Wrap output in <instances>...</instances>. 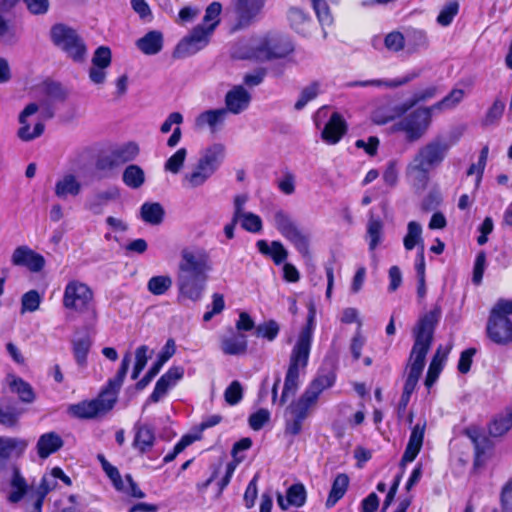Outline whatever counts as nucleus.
Returning <instances> with one entry per match:
<instances>
[{
    "mask_svg": "<svg viewBox=\"0 0 512 512\" xmlns=\"http://www.w3.org/2000/svg\"><path fill=\"white\" fill-rule=\"evenodd\" d=\"M62 305L69 311L89 314L93 319L97 318L93 290L80 280L72 279L67 282L63 292Z\"/></svg>",
    "mask_w": 512,
    "mask_h": 512,
    "instance_id": "0eeeda50",
    "label": "nucleus"
},
{
    "mask_svg": "<svg viewBox=\"0 0 512 512\" xmlns=\"http://www.w3.org/2000/svg\"><path fill=\"white\" fill-rule=\"evenodd\" d=\"M64 445L61 436L56 432H47L42 434L36 444L37 454L41 459L48 458L56 453Z\"/></svg>",
    "mask_w": 512,
    "mask_h": 512,
    "instance_id": "c756f323",
    "label": "nucleus"
},
{
    "mask_svg": "<svg viewBox=\"0 0 512 512\" xmlns=\"http://www.w3.org/2000/svg\"><path fill=\"white\" fill-rule=\"evenodd\" d=\"M130 362L131 356L126 354L116 376L108 381L99 396L90 401L70 405L68 413L79 419H91L110 411L117 401V395L128 372Z\"/></svg>",
    "mask_w": 512,
    "mask_h": 512,
    "instance_id": "20e7f679",
    "label": "nucleus"
},
{
    "mask_svg": "<svg viewBox=\"0 0 512 512\" xmlns=\"http://www.w3.org/2000/svg\"><path fill=\"white\" fill-rule=\"evenodd\" d=\"M511 426V421L507 417H499L490 424L489 433L493 437L502 436Z\"/></svg>",
    "mask_w": 512,
    "mask_h": 512,
    "instance_id": "69168bd1",
    "label": "nucleus"
},
{
    "mask_svg": "<svg viewBox=\"0 0 512 512\" xmlns=\"http://www.w3.org/2000/svg\"><path fill=\"white\" fill-rule=\"evenodd\" d=\"M432 113L430 106L420 107L395 123L394 129L403 132L407 141H418L428 131L432 122Z\"/></svg>",
    "mask_w": 512,
    "mask_h": 512,
    "instance_id": "9d476101",
    "label": "nucleus"
},
{
    "mask_svg": "<svg viewBox=\"0 0 512 512\" xmlns=\"http://www.w3.org/2000/svg\"><path fill=\"white\" fill-rule=\"evenodd\" d=\"M251 95L241 85L234 86L225 96V108L227 113L240 114L245 111L250 104Z\"/></svg>",
    "mask_w": 512,
    "mask_h": 512,
    "instance_id": "6ab92c4d",
    "label": "nucleus"
},
{
    "mask_svg": "<svg viewBox=\"0 0 512 512\" xmlns=\"http://www.w3.org/2000/svg\"><path fill=\"white\" fill-rule=\"evenodd\" d=\"M459 10V4L457 1H450L444 5L441 9L437 22L441 26H448L453 21L454 17L457 15Z\"/></svg>",
    "mask_w": 512,
    "mask_h": 512,
    "instance_id": "5fc2aeb1",
    "label": "nucleus"
},
{
    "mask_svg": "<svg viewBox=\"0 0 512 512\" xmlns=\"http://www.w3.org/2000/svg\"><path fill=\"white\" fill-rule=\"evenodd\" d=\"M225 401L229 405L238 404L243 398V387L237 380L231 382V384L225 389L224 392Z\"/></svg>",
    "mask_w": 512,
    "mask_h": 512,
    "instance_id": "13d9d810",
    "label": "nucleus"
},
{
    "mask_svg": "<svg viewBox=\"0 0 512 512\" xmlns=\"http://www.w3.org/2000/svg\"><path fill=\"white\" fill-rule=\"evenodd\" d=\"M465 434L472 441L475 449L474 465L480 466L485 461V454L492 448V442L488 437L482 435L476 427L467 428Z\"/></svg>",
    "mask_w": 512,
    "mask_h": 512,
    "instance_id": "bb28decb",
    "label": "nucleus"
},
{
    "mask_svg": "<svg viewBox=\"0 0 512 512\" xmlns=\"http://www.w3.org/2000/svg\"><path fill=\"white\" fill-rule=\"evenodd\" d=\"M187 149L180 148L173 155H171L164 164V169L172 174H178L186 161Z\"/></svg>",
    "mask_w": 512,
    "mask_h": 512,
    "instance_id": "de8ad7c7",
    "label": "nucleus"
},
{
    "mask_svg": "<svg viewBox=\"0 0 512 512\" xmlns=\"http://www.w3.org/2000/svg\"><path fill=\"white\" fill-rule=\"evenodd\" d=\"M512 300L500 299L491 310L487 323V334L497 344H507L512 340Z\"/></svg>",
    "mask_w": 512,
    "mask_h": 512,
    "instance_id": "6e6552de",
    "label": "nucleus"
},
{
    "mask_svg": "<svg viewBox=\"0 0 512 512\" xmlns=\"http://www.w3.org/2000/svg\"><path fill=\"white\" fill-rule=\"evenodd\" d=\"M319 90L320 85L318 82H313L304 87L300 92L299 99L296 101L294 108L296 110H302L310 101L318 96Z\"/></svg>",
    "mask_w": 512,
    "mask_h": 512,
    "instance_id": "3c124183",
    "label": "nucleus"
},
{
    "mask_svg": "<svg viewBox=\"0 0 512 512\" xmlns=\"http://www.w3.org/2000/svg\"><path fill=\"white\" fill-rule=\"evenodd\" d=\"M346 123L343 117L334 112L322 130L321 137L327 144L334 145L340 141L346 133Z\"/></svg>",
    "mask_w": 512,
    "mask_h": 512,
    "instance_id": "393cba45",
    "label": "nucleus"
},
{
    "mask_svg": "<svg viewBox=\"0 0 512 512\" xmlns=\"http://www.w3.org/2000/svg\"><path fill=\"white\" fill-rule=\"evenodd\" d=\"M119 196V190L115 187L105 191H97L86 200L85 208L95 215L102 214L104 207Z\"/></svg>",
    "mask_w": 512,
    "mask_h": 512,
    "instance_id": "a878e982",
    "label": "nucleus"
},
{
    "mask_svg": "<svg viewBox=\"0 0 512 512\" xmlns=\"http://www.w3.org/2000/svg\"><path fill=\"white\" fill-rule=\"evenodd\" d=\"M317 18L322 26H329L333 22L330 9L324 0H311Z\"/></svg>",
    "mask_w": 512,
    "mask_h": 512,
    "instance_id": "4d7b16f0",
    "label": "nucleus"
},
{
    "mask_svg": "<svg viewBox=\"0 0 512 512\" xmlns=\"http://www.w3.org/2000/svg\"><path fill=\"white\" fill-rule=\"evenodd\" d=\"M12 470L13 475L11 479V487L13 490L8 495V501L11 503H18L26 494L28 485L17 466H13Z\"/></svg>",
    "mask_w": 512,
    "mask_h": 512,
    "instance_id": "a19ab883",
    "label": "nucleus"
},
{
    "mask_svg": "<svg viewBox=\"0 0 512 512\" xmlns=\"http://www.w3.org/2000/svg\"><path fill=\"white\" fill-rule=\"evenodd\" d=\"M441 318V308L435 306L421 316L413 328L414 343L409 355V372L403 387L406 394H412L425 366L426 355L431 348L436 325Z\"/></svg>",
    "mask_w": 512,
    "mask_h": 512,
    "instance_id": "f03ea898",
    "label": "nucleus"
},
{
    "mask_svg": "<svg viewBox=\"0 0 512 512\" xmlns=\"http://www.w3.org/2000/svg\"><path fill=\"white\" fill-rule=\"evenodd\" d=\"M145 180V172L139 165L130 164L123 171L122 181L131 189L140 188L145 183Z\"/></svg>",
    "mask_w": 512,
    "mask_h": 512,
    "instance_id": "ea45409f",
    "label": "nucleus"
},
{
    "mask_svg": "<svg viewBox=\"0 0 512 512\" xmlns=\"http://www.w3.org/2000/svg\"><path fill=\"white\" fill-rule=\"evenodd\" d=\"M316 405V402L304 393L297 401L289 406L290 417L286 420L285 432L291 435H298L302 430L303 421L308 417L309 411Z\"/></svg>",
    "mask_w": 512,
    "mask_h": 512,
    "instance_id": "ddd939ff",
    "label": "nucleus"
},
{
    "mask_svg": "<svg viewBox=\"0 0 512 512\" xmlns=\"http://www.w3.org/2000/svg\"><path fill=\"white\" fill-rule=\"evenodd\" d=\"M7 381L11 391L16 393L22 402L32 403L34 401L35 393L28 382L14 375H9Z\"/></svg>",
    "mask_w": 512,
    "mask_h": 512,
    "instance_id": "c9c22d12",
    "label": "nucleus"
},
{
    "mask_svg": "<svg viewBox=\"0 0 512 512\" xmlns=\"http://www.w3.org/2000/svg\"><path fill=\"white\" fill-rule=\"evenodd\" d=\"M426 424H416L410 434L409 441L401 459V466H405L407 463L414 461L419 454L424 440Z\"/></svg>",
    "mask_w": 512,
    "mask_h": 512,
    "instance_id": "4be33fe9",
    "label": "nucleus"
},
{
    "mask_svg": "<svg viewBox=\"0 0 512 512\" xmlns=\"http://www.w3.org/2000/svg\"><path fill=\"white\" fill-rule=\"evenodd\" d=\"M335 382V374L333 372L318 373L305 389L304 394L317 403L320 394L332 387Z\"/></svg>",
    "mask_w": 512,
    "mask_h": 512,
    "instance_id": "2f4dec72",
    "label": "nucleus"
},
{
    "mask_svg": "<svg viewBox=\"0 0 512 512\" xmlns=\"http://www.w3.org/2000/svg\"><path fill=\"white\" fill-rule=\"evenodd\" d=\"M175 353V343L169 339L164 347V351L159 355L157 361L152 365L146 375L136 384L137 389H144L151 380L159 373L166 361Z\"/></svg>",
    "mask_w": 512,
    "mask_h": 512,
    "instance_id": "7c9ffc66",
    "label": "nucleus"
},
{
    "mask_svg": "<svg viewBox=\"0 0 512 512\" xmlns=\"http://www.w3.org/2000/svg\"><path fill=\"white\" fill-rule=\"evenodd\" d=\"M53 43L74 61H82L86 56V45L77 32L64 24H56L51 29Z\"/></svg>",
    "mask_w": 512,
    "mask_h": 512,
    "instance_id": "9b49d317",
    "label": "nucleus"
},
{
    "mask_svg": "<svg viewBox=\"0 0 512 512\" xmlns=\"http://www.w3.org/2000/svg\"><path fill=\"white\" fill-rule=\"evenodd\" d=\"M183 367L175 366L168 369L155 384L154 390L149 397V401L158 402L166 395L168 390L173 387L180 379L183 378Z\"/></svg>",
    "mask_w": 512,
    "mask_h": 512,
    "instance_id": "f3484780",
    "label": "nucleus"
},
{
    "mask_svg": "<svg viewBox=\"0 0 512 512\" xmlns=\"http://www.w3.org/2000/svg\"><path fill=\"white\" fill-rule=\"evenodd\" d=\"M349 486V477L344 474H338L332 483L331 490L326 500V507H333L346 493Z\"/></svg>",
    "mask_w": 512,
    "mask_h": 512,
    "instance_id": "58836bf2",
    "label": "nucleus"
},
{
    "mask_svg": "<svg viewBox=\"0 0 512 512\" xmlns=\"http://www.w3.org/2000/svg\"><path fill=\"white\" fill-rule=\"evenodd\" d=\"M90 347L91 341L88 337L80 338L73 342L74 357L80 366H84L86 364Z\"/></svg>",
    "mask_w": 512,
    "mask_h": 512,
    "instance_id": "603ef678",
    "label": "nucleus"
},
{
    "mask_svg": "<svg viewBox=\"0 0 512 512\" xmlns=\"http://www.w3.org/2000/svg\"><path fill=\"white\" fill-rule=\"evenodd\" d=\"M270 419V413L266 409H259L249 417L250 427L258 431L260 430Z\"/></svg>",
    "mask_w": 512,
    "mask_h": 512,
    "instance_id": "338daca9",
    "label": "nucleus"
},
{
    "mask_svg": "<svg viewBox=\"0 0 512 512\" xmlns=\"http://www.w3.org/2000/svg\"><path fill=\"white\" fill-rule=\"evenodd\" d=\"M437 94L438 89L436 86L427 87L421 91L416 92L411 100L397 105L394 108V112L397 116H401L405 114L408 110H410L413 106H415L417 103L426 101L428 99H432Z\"/></svg>",
    "mask_w": 512,
    "mask_h": 512,
    "instance_id": "e433bc0d",
    "label": "nucleus"
},
{
    "mask_svg": "<svg viewBox=\"0 0 512 512\" xmlns=\"http://www.w3.org/2000/svg\"><path fill=\"white\" fill-rule=\"evenodd\" d=\"M450 147L445 138L437 136L418 149L406 167V177L415 188L426 189L430 171L442 164Z\"/></svg>",
    "mask_w": 512,
    "mask_h": 512,
    "instance_id": "7ed1b4c3",
    "label": "nucleus"
},
{
    "mask_svg": "<svg viewBox=\"0 0 512 512\" xmlns=\"http://www.w3.org/2000/svg\"><path fill=\"white\" fill-rule=\"evenodd\" d=\"M279 330L280 327L278 323L274 320H269L256 327V335L269 341H273L277 337Z\"/></svg>",
    "mask_w": 512,
    "mask_h": 512,
    "instance_id": "bf43d9fd",
    "label": "nucleus"
},
{
    "mask_svg": "<svg viewBox=\"0 0 512 512\" xmlns=\"http://www.w3.org/2000/svg\"><path fill=\"white\" fill-rule=\"evenodd\" d=\"M411 78H404L402 80H381V79H373L366 81H353L349 82L347 86L349 87H398L405 83H407Z\"/></svg>",
    "mask_w": 512,
    "mask_h": 512,
    "instance_id": "8fccbe9b",
    "label": "nucleus"
},
{
    "mask_svg": "<svg viewBox=\"0 0 512 512\" xmlns=\"http://www.w3.org/2000/svg\"><path fill=\"white\" fill-rule=\"evenodd\" d=\"M309 355V336L308 334H305L302 335L299 341L295 342L292 348L280 399L281 405L287 401L288 397L293 396L298 390L300 372L304 371L307 367Z\"/></svg>",
    "mask_w": 512,
    "mask_h": 512,
    "instance_id": "423d86ee",
    "label": "nucleus"
},
{
    "mask_svg": "<svg viewBox=\"0 0 512 512\" xmlns=\"http://www.w3.org/2000/svg\"><path fill=\"white\" fill-rule=\"evenodd\" d=\"M37 111L38 105L35 103H30L19 115V123L21 124V127L19 128L17 134L22 141H31L43 134L45 126L42 122L36 123L33 131L31 132L30 125L27 121V118L35 114Z\"/></svg>",
    "mask_w": 512,
    "mask_h": 512,
    "instance_id": "a211bd4d",
    "label": "nucleus"
},
{
    "mask_svg": "<svg viewBox=\"0 0 512 512\" xmlns=\"http://www.w3.org/2000/svg\"><path fill=\"white\" fill-rule=\"evenodd\" d=\"M172 286V279L167 275L154 276L147 283V289L153 295H163Z\"/></svg>",
    "mask_w": 512,
    "mask_h": 512,
    "instance_id": "49530a36",
    "label": "nucleus"
},
{
    "mask_svg": "<svg viewBox=\"0 0 512 512\" xmlns=\"http://www.w3.org/2000/svg\"><path fill=\"white\" fill-rule=\"evenodd\" d=\"M81 190L82 184L78 178L72 173H67L56 181L54 192L58 198L66 199L69 196H78Z\"/></svg>",
    "mask_w": 512,
    "mask_h": 512,
    "instance_id": "c85d7f7f",
    "label": "nucleus"
},
{
    "mask_svg": "<svg viewBox=\"0 0 512 512\" xmlns=\"http://www.w3.org/2000/svg\"><path fill=\"white\" fill-rule=\"evenodd\" d=\"M504 108H505L504 103L499 100H496L493 103V105L489 108V110L486 114L485 120H484V124L490 125V124H493L494 122L498 121L502 117Z\"/></svg>",
    "mask_w": 512,
    "mask_h": 512,
    "instance_id": "774afa93",
    "label": "nucleus"
},
{
    "mask_svg": "<svg viewBox=\"0 0 512 512\" xmlns=\"http://www.w3.org/2000/svg\"><path fill=\"white\" fill-rule=\"evenodd\" d=\"M367 240L369 251L373 252L383 240V223L379 219L371 217L367 224Z\"/></svg>",
    "mask_w": 512,
    "mask_h": 512,
    "instance_id": "37998d69",
    "label": "nucleus"
},
{
    "mask_svg": "<svg viewBox=\"0 0 512 512\" xmlns=\"http://www.w3.org/2000/svg\"><path fill=\"white\" fill-rule=\"evenodd\" d=\"M266 0H237L235 10L237 14V27L249 26L261 13Z\"/></svg>",
    "mask_w": 512,
    "mask_h": 512,
    "instance_id": "dca6fc26",
    "label": "nucleus"
},
{
    "mask_svg": "<svg viewBox=\"0 0 512 512\" xmlns=\"http://www.w3.org/2000/svg\"><path fill=\"white\" fill-rule=\"evenodd\" d=\"M134 439L133 447L138 450L140 454H146L151 451L154 446L156 436L152 426L148 424L137 423L134 426Z\"/></svg>",
    "mask_w": 512,
    "mask_h": 512,
    "instance_id": "5701e85b",
    "label": "nucleus"
},
{
    "mask_svg": "<svg viewBox=\"0 0 512 512\" xmlns=\"http://www.w3.org/2000/svg\"><path fill=\"white\" fill-rule=\"evenodd\" d=\"M465 96V91L463 89H453L447 96H445L442 100L436 102L431 105L433 112L438 111L442 112L445 110L454 109Z\"/></svg>",
    "mask_w": 512,
    "mask_h": 512,
    "instance_id": "c03bdc74",
    "label": "nucleus"
},
{
    "mask_svg": "<svg viewBox=\"0 0 512 512\" xmlns=\"http://www.w3.org/2000/svg\"><path fill=\"white\" fill-rule=\"evenodd\" d=\"M407 44L409 51L414 52L427 45V37L423 31L413 30L407 35Z\"/></svg>",
    "mask_w": 512,
    "mask_h": 512,
    "instance_id": "0e129e2a",
    "label": "nucleus"
},
{
    "mask_svg": "<svg viewBox=\"0 0 512 512\" xmlns=\"http://www.w3.org/2000/svg\"><path fill=\"white\" fill-rule=\"evenodd\" d=\"M220 348L225 355H244L248 348L247 337L242 333L235 332L230 329V333L228 335L221 337Z\"/></svg>",
    "mask_w": 512,
    "mask_h": 512,
    "instance_id": "aec40b11",
    "label": "nucleus"
},
{
    "mask_svg": "<svg viewBox=\"0 0 512 512\" xmlns=\"http://www.w3.org/2000/svg\"><path fill=\"white\" fill-rule=\"evenodd\" d=\"M14 266L25 267L33 273L40 272L45 266V258L26 245L18 246L11 255Z\"/></svg>",
    "mask_w": 512,
    "mask_h": 512,
    "instance_id": "4468645a",
    "label": "nucleus"
},
{
    "mask_svg": "<svg viewBox=\"0 0 512 512\" xmlns=\"http://www.w3.org/2000/svg\"><path fill=\"white\" fill-rule=\"evenodd\" d=\"M226 116L227 110L224 108L206 110L195 118V127L197 129L207 127L212 133H215L223 125Z\"/></svg>",
    "mask_w": 512,
    "mask_h": 512,
    "instance_id": "b1692460",
    "label": "nucleus"
},
{
    "mask_svg": "<svg viewBox=\"0 0 512 512\" xmlns=\"http://www.w3.org/2000/svg\"><path fill=\"white\" fill-rule=\"evenodd\" d=\"M41 296L36 290L26 292L21 299V312H34L39 308Z\"/></svg>",
    "mask_w": 512,
    "mask_h": 512,
    "instance_id": "6e6d98bb",
    "label": "nucleus"
},
{
    "mask_svg": "<svg viewBox=\"0 0 512 512\" xmlns=\"http://www.w3.org/2000/svg\"><path fill=\"white\" fill-rule=\"evenodd\" d=\"M222 10V6L219 2H212L205 11V16L203 19L204 26H213V31L216 26L219 24V16Z\"/></svg>",
    "mask_w": 512,
    "mask_h": 512,
    "instance_id": "052dcab7",
    "label": "nucleus"
},
{
    "mask_svg": "<svg viewBox=\"0 0 512 512\" xmlns=\"http://www.w3.org/2000/svg\"><path fill=\"white\" fill-rule=\"evenodd\" d=\"M23 414V409L16 403L0 401V424L12 428L18 424L19 418Z\"/></svg>",
    "mask_w": 512,
    "mask_h": 512,
    "instance_id": "4c0bfd02",
    "label": "nucleus"
},
{
    "mask_svg": "<svg viewBox=\"0 0 512 512\" xmlns=\"http://www.w3.org/2000/svg\"><path fill=\"white\" fill-rule=\"evenodd\" d=\"M223 158L224 147L221 144H214L207 148L190 170L183 175L182 186L188 190L203 186L219 169Z\"/></svg>",
    "mask_w": 512,
    "mask_h": 512,
    "instance_id": "39448f33",
    "label": "nucleus"
},
{
    "mask_svg": "<svg viewBox=\"0 0 512 512\" xmlns=\"http://www.w3.org/2000/svg\"><path fill=\"white\" fill-rule=\"evenodd\" d=\"M422 226L416 221H410L407 224V233L403 239L404 248L407 251H411L414 248L425 249L424 239L422 237Z\"/></svg>",
    "mask_w": 512,
    "mask_h": 512,
    "instance_id": "f704fd0d",
    "label": "nucleus"
},
{
    "mask_svg": "<svg viewBox=\"0 0 512 512\" xmlns=\"http://www.w3.org/2000/svg\"><path fill=\"white\" fill-rule=\"evenodd\" d=\"M275 228L304 257H310V239L294 222L292 217L283 210H277L273 216Z\"/></svg>",
    "mask_w": 512,
    "mask_h": 512,
    "instance_id": "1a4fd4ad",
    "label": "nucleus"
},
{
    "mask_svg": "<svg viewBox=\"0 0 512 512\" xmlns=\"http://www.w3.org/2000/svg\"><path fill=\"white\" fill-rule=\"evenodd\" d=\"M256 246L261 254L270 256L276 265L282 264L288 257V251L280 241H272L269 245L266 240H258Z\"/></svg>",
    "mask_w": 512,
    "mask_h": 512,
    "instance_id": "473e14b6",
    "label": "nucleus"
},
{
    "mask_svg": "<svg viewBox=\"0 0 512 512\" xmlns=\"http://www.w3.org/2000/svg\"><path fill=\"white\" fill-rule=\"evenodd\" d=\"M138 49L146 55L159 53L163 46V36L159 31H150L136 42Z\"/></svg>",
    "mask_w": 512,
    "mask_h": 512,
    "instance_id": "72a5a7b5",
    "label": "nucleus"
},
{
    "mask_svg": "<svg viewBox=\"0 0 512 512\" xmlns=\"http://www.w3.org/2000/svg\"><path fill=\"white\" fill-rule=\"evenodd\" d=\"M213 34V26L197 25L176 46L173 57L182 59L192 56L205 48Z\"/></svg>",
    "mask_w": 512,
    "mask_h": 512,
    "instance_id": "f8f14e48",
    "label": "nucleus"
},
{
    "mask_svg": "<svg viewBox=\"0 0 512 512\" xmlns=\"http://www.w3.org/2000/svg\"><path fill=\"white\" fill-rule=\"evenodd\" d=\"M141 218L144 222L151 225H159L164 218V209L160 203L146 202L140 208Z\"/></svg>",
    "mask_w": 512,
    "mask_h": 512,
    "instance_id": "79ce46f5",
    "label": "nucleus"
},
{
    "mask_svg": "<svg viewBox=\"0 0 512 512\" xmlns=\"http://www.w3.org/2000/svg\"><path fill=\"white\" fill-rule=\"evenodd\" d=\"M306 496L304 485L296 483L287 489L286 498L282 494L277 495V503L282 510H287L290 506L302 507L306 502Z\"/></svg>",
    "mask_w": 512,
    "mask_h": 512,
    "instance_id": "cd10ccee",
    "label": "nucleus"
},
{
    "mask_svg": "<svg viewBox=\"0 0 512 512\" xmlns=\"http://www.w3.org/2000/svg\"><path fill=\"white\" fill-rule=\"evenodd\" d=\"M28 446L24 439L0 437V471H2L9 458L21 456Z\"/></svg>",
    "mask_w": 512,
    "mask_h": 512,
    "instance_id": "412c9836",
    "label": "nucleus"
},
{
    "mask_svg": "<svg viewBox=\"0 0 512 512\" xmlns=\"http://www.w3.org/2000/svg\"><path fill=\"white\" fill-rule=\"evenodd\" d=\"M406 40L402 33L393 31L387 34L384 38L385 47L392 52H399L405 46Z\"/></svg>",
    "mask_w": 512,
    "mask_h": 512,
    "instance_id": "680f3d73",
    "label": "nucleus"
},
{
    "mask_svg": "<svg viewBox=\"0 0 512 512\" xmlns=\"http://www.w3.org/2000/svg\"><path fill=\"white\" fill-rule=\"evenodd\" d=\"M97 459L100 462L103 471L113 483L115 489L118 491H124L125 483L122 480L118 468L109 463L103 454H98Z\"/></svg>",
    "mask_w": 512,
    "mask_h": 512,
    "instance_id": "a18cd8bd",
    "label": "nucleus"
},
{
    "mask_svg": "<svg viewBox=\"0 0 512 512\" xmlns=\"http://www.w3.org/2000/svg\"><path fill=\"white\" fill-rule=\"evenodd\" d=\"M239 222L241 223V227L248 232L258 233L262 230L261 218L252 212L242 214L239 218Z\"/></svg>",
    "mask_w": 512,
    "mask_h": 512,
    "instance_id": "864d4df0",
    "label": "nucleus"
},
{
    "mask_svg": "<svg viewBox=\"0 0 512 512\" xmlns=\"http://www.w3.org/2000/svg\"><path fill=\"white\" fill-rule=\"evenodd\" d=\"M139 154V147L134 142H128L118 147L113 156L117 162L125 163L134 160Z\"/></svg>",
    "mask_w": 512,
    "mask_h": 512,
    "instance_id": "09e8293b",
    "label": "nucleus"
},
{
    "mask_svg": "<svg viewBox=\"0 0 512 512\" xmlns=\"http://www.w3.org/2000/svg\"><path fill=\"white\" fill-rule=\"evenodd\" d=\"M212 270L210 253L204 247L190 245L182 248L176 277L179 296L193 302L199 301Z\"/></svg>",
    "mask_w": 512,
    "mask_h": 512,
    "instance_id": "f257e3e1",
    "label": "nucleus"
},
{
    "mask_svg": "<svg viewBox=\"0 0 512 512\" xmlns=\"http://www.w3.org/2000/svg\"><path fill=\"white\" fill-rule=\"evenodd\" d=\"M111 64V50L107 46L98 47L92 57L89 78L95 84H102L106 79L105 69Z\"/></svg>",
    "mask_w": 512,
    "mask_h": 512,
    "instance_id": "2eb2a0df",
    "label": "nucleus"
},
{
    "mask_svg": "<svg viewBox=\"0 0 512 512\" xmlns=\"http://www.w3.org/2000/svg\"><path fill=\"white\" fill-rule=\"evenodd\" d=\"M211 306L207 307V311L203 315V320L209 322L215 315L221 313L225 308V301L222 294L214 293Z\"/></svg>",
    "mask_w": 512,
    "mask_h": 512,
    "instance_id": "e2e57ef3",
    "label": "nucleus"
}]
</instances>
